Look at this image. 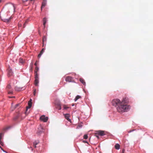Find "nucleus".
Returning a JSON list of instances; mask_svg holds the SVG:
<instances>
[{"instance_id": "2f4dec72", "label": "nucleus", "mask_w": 153, "mask_h": 153, "mask_svg": "<svg viewBox=\"0 0 153 153\" xmlns=\"http://www.w3.org/2000/svg\"><path fill=\"white\" fill-rule=\"evenodd\" d=\"M20 105V104H16L15 106V108H17V107L18 106H19Z\"/></svg>"}, {"instance_id": "72a5a7b5", "label": "nucleus", "mask_w": 153, "mask_h": 153, "mask_svg": "<svg viewBox=\"0 0 153 153\" xmlns=\"http://www.w3.org/2000/svg\"><path fill=\"white\" fill-rule=\"evenodd\" d=\"M27 22L26 21V22H25L24 23V24L23 28H24V27H25V25H26V24Z\"/></svg>"}, {"instance_id": "cd10ccee", "label": "nucleus", "mask_w": 153, "mask_h": 153, "mask_svg": "<svg viewBox=\"0 0 153 153\" xmlns=\"http://www.w3.org/2000/svg\"><path fill=\"white\" fill-rule=\"evenodd\" d=\"M83 137H84V138L85 139H87L88 137L87 135V134L84 135V136Z\"/></svg>"}, {"instance_id": "7ed1b4c3", "label": "nucleus", "mask_w": 153, "mask_h": 153, "mask_svg": "<svg viewBox=\"0 0 153 153\" xmlns=\"http://www.w3.org/2000/svg\"><path fill=\"white\" fill-rule=\"evenodd\" d=\"M31 101H32V100L31 99H30V100L28 102V106H27L26 107V111L25 112V114H26L27 113L28 109V108H30L32 106V103Z\"/></svg>"}, {"instance_id": "f3484780", "label": "nucleus", "mask_w": 153, "mask_h": 153, "mask_svg": "<svg viewBox=\"0 0 153 153\" xmlns=\"http://www.w3.org/2000/svg\"><path fill=\"white\" fill-rule=\"evenodd\" d=\"M44 48H43L42 50L40 51V53L38 55V58H40L41 57V56L42 55L43 53V52L44 51Z\"/></svg>"}, {"instance_id": "423d86ee", "label": "nucleus", "mask_w": 153, "mask_h": 153, "mask_svg": "<svg viewBox=\"0 0 153 153\" xmlns=\"http://www.w3.org/2000/svg\"><path fill=\"white\" fill-rule=\"evenodd\" d=\"M121 102V103L123 104H126L127 102H128V98L126 97L123 98Z\"/></svg>"}, {"instance_id": "a211bd4d", "label": "nucleus", "mask_w": 153, "mask_h": 153, "mask_svg": "<svg viewBox=\"0 0 153 153\" xmlns=\"http://www.w3.org/2000/svg\"><path fill=\"white\" fill-rule=\"evenodd\" d=\"M38 83H39L38 79H35V81H34V84H35V85L36 86H38Z\"/></svg>"}, {"instance_id": "5701e85b", "label": "nucleus", "mask_w": 153, "mask_h": 153, "mask_svg": "<svg viewBox=\"0 0 153 153\" xmlns=\"http://www.w3.org/2000/svg\"><path fill=\"white\" fill-rule=\"evenodd\" d=\"M39 70V68L37 66L36 67L35 70V73H37Z\"/></svg>"}, {"instance_id": "c03bdc74", "label": "nucleus", "mask_w": 153, "mask_h": 153, "mask_svg": "<svg viewBox=\"0 0 153 153\" xmlns=\"http://www.w3.org/2000/svg\"><path fill=\"white\" fill-rule=\"evenodd\" d=\"M33 0H30V1H33Z\"/></svg>"}, {"instance_id": "ea45409f", "label": "nucleus", "mask_w": 153, "mask_h": 153, "mask_svg": "<svg viewBox=\"0 0 153 153\" xmlns=\"http://www.w3.org/2000/svg\"><path fill=\"white\" fill-rule=\"evenodd\" d=\"M78 127H81V126L79 125L78 126Z\"/></svg>"}, {"instance_id": "c85d7f7f", "label": "nucleus", "mask_w": 153, "mask_h": 153, "mask_svg": "<svg viewBox=\"0 0 153 153\" xmlns=\"http://www.w3.org/2000/svg\"><path fill=\"white\" fill-rule=\"evenodd\" d=\"M1 140H0V144L2 146H3L4 143L1 141Z\"/></svg>"}, {"instance_id": "4c0bfd02", "label": "nucleus", "mask_w": 153, "mask_h": 153, "mask_svg": "<svg viewBox=\"0 0 153 153\" xmlns=\"http://www.w3.org/2000/svg\"><path fill=\"white\" fill-rule=\"evenodd\" d=\"M0 148H1V149L4 152H6L5 151H4L3 149V148L1 147L0 146Z\"/></svg>"}, {"instance_id": "9b49d317", "label": "nucleus", "mask_w": 153, "mask_h": 153, "mask_svg": "<svg viewBox=\"0 0 153 153\" xmlns=\"http://www.w3.org/2000/svg\"><path fill=\"white\" fill-rule=\"evenodd\" d=\"M46 3H47L46 0H43V1L42 3V6H41V9H42V7H45V5L46 4Z\"/></svg>"}, {"instance_id": "393cba45", "label": "nucleus", "mask_w": 153, "mask_h": 153, "mask_svg": "<svg viewBox=\"0 0 153 153\" xmlns=\"http://www.w3.org/2000/svg\"><path fill=\"white\" fill-rule=\"evenodd\" d=\"M4 134L3 133H1L0 134V140H1L2 137H3Z\"/></svg>"}, {"instance_id": "37998d69", "label": "nucleus", "mask_w": 153, "mask_h": 153, "mask_svg": "<svg viewBox=\"0 0 153 153\" xmlns=\"http://www.w3.org/2000/svg\"><path fill=\"white\" fill-rule=\"evenodd\" d=\"M1 0H0V3L1 2Z\"/></svg>"}, {"instance_id": "bb28decb", "label": "nucleus", "mask_w": 153, "mask_h": 153, "mask_svg": "<svg viewBox=\"0 0 153 153\" xmlns=\"http://www.w3.org/2000/svg\"><path fill=\"white\" fill-rule=\"evenodd\" d=\"M11 88V86L10 85H8L7 87V89H10Z\"/></svg>"}, {"instance_id": "aec40b11", "label": "nucleus", "mask_w": 153, "mask_h": 153, "mask_svg": "<svg viewBox=\"0 0 153 153\" xmlns=\"http://www.w3.org/2000/svg\"><path fill=\"white\" fill-rule=\"evenodd\" d=\"M39 143V141H35L33 142V146L35 148L36 147V145H37Z\"/></svg>"}, {"instance_id": "412c9836", "label": "nucleus", "mask_w": 153, "mask_h": 153, "mask_svg": "<svg viewBox=\"0 0 153 153\" xmlns=\"http://www.w3.org/2000/svg\"><path fill=\"white\" fill-rule=\"evenodd\" d=\"M15 89L16 90L18 91H19L22 90V88L18 87H16L15 88Z\"/></svg>"}, {"instance_id": "c756f323", "label": "nucleus", "mask_w": 153, "mask_h": 153, "mask_svg": "<svg viewBox=\"0 0 153 153\" xmlns=\"http://www.w3.org/2000/svg\"><path fill=\"white\" fill-rule=\"evenodd\" d=\"M10 19V18H9V19H5L4 22H9Z\"/></svg>"}, {"instance_id": "2eb2a0df", "label": "nucleus", "mask_w": 153, "mask_h": 153, "mask_svg": "<svg viewBox=\"0 0 153 153\" xmlns=\"http://www.w3.org/2000/svg\"><path fill=\"white\" fill-rule=\"evenodd\" d=\"M43 25L44 26V28L45 27V24L47 21V19L46 18H44L43 19Z\"/></svg>"}, {"instance_id": "58836bf2", "label": "nucleus", "mask_w": 153, "mask_h": 153, "mask_svg": "<svg viewBox=\"0 0 153 153\" xmlns=\"http://www.w3.org/2000/svg\"><path fill=\"white\" fill-rule=\"evenodd\" d=\"M13 8H14V10H15V8L14 6H13Z\"/></svg>"}, {"instance_id": "ddd939ff", "label": "nucleus", "mask_w": 153, "mask_h": 153, "mask_svg": "<svg viewBox=\"0 0 153 153\" xmlns=\"http://www.w3.org/2000/svg\"><path fill=\"white\" fill-rule=\"evenodd\" d=\"M21 114L20 113L18 114L17 116L14 117V120H16L18 118L20 117L21 116Z\"/></svg>"}, {"instance_id": "49530a36", "label": "nucleus", "mask_w": 153, "mask_h": 153, "mask_svg": "<svg viewBox=\"0 0 153 153\" xmlns=\"http://www.w3.org/2000/svg\"><path fill=\"white\" fill-rule=\"evenodd\" d=\"M131 131H133V130H132V131H130V132H131Z\"/></svg>"}, {"instance_id": "4be33fe9", "label": "nucleus", "mask_w": 153, "mask_h": 153, "mask_svg": "<svg viewBox=\"0 0 153 153\" xmlns=\"http://www.w3.org/2000/svg\"><path fill=\"white\" fill-rule=\"evenodd\" d=\"M81 98V97L79 96V95H77L76 97H75V98L74 99V101H77L78 99L80 98Z\"/></svg>"}, {"instance_id": "f704fd0d", "label": "nucleus", "mask_w": 153, "mask_h": 153, "mask_svg": "<svg viewBox=\"0 0 153 153\" xmlns=\"http://www.w3.org/2000/svg\"><path fill=\"white\" fill-rule=\"evenodd\" d=\"M37 61H36V62L34 64V65L36 66H37Z\"/></svg>"}, {"instance_id": "79ce46f5", "label": "nucleus", "mask_w": 153, "mask_h": 153, "mask_svg": "<svg viewBox=\"0 0 153 153\" xmlns=\"http://www.w3.org/2000/svg\"><path fill=\"white\" fill-rule=\"evenodd\" d=\"M9 97L10 98H11V97Z\"/></svg>"}, {"instance_id": "20e7f679", "label": "nucleus", "mask_w": 153, "mask_h": 153, "mask_svg": "<svg viewBox=\"0 0 153 153\" xmlns=\"http://www.w3.org/2000/svg\"><path fill=\"white\" fill-rule=\"evenodd\" d=\"M65 81L68 82H74L73 78L71 76H67L65 78Z\"/></svg>"}, {"instance_id": "39448f33", "label": "nucleus", "mask_w": 153, "mask_h": 153, "mask_svg": "<svg viewBox=\"0 0 153 153\" xmlns=\"http://www.w3.org/2000/svg\"><path fill=\"white\" fill-rule=\"evenodd\" d=\"M48 117H45V115H42V116L40 118V120L43 121L44 122H46L48 120Z\"/></svg>"}, {"instance_id": "9d476101", "label": "nucleus", "mask_w": 153, "mask_h": 153, "mask_svg": "<svg viewBox=\"0 0 153 153\" xmlns=\"http://www.w3.org/2000/svg\"><path fill=\"white\" fill-rule=\"evenodd\" d=\"M97 134H98L101 136H103L105 135L104 132L103 131H97Z\"/></svg>"}, {"instance_id": "f03ea898", "label": "nucleus", "mask_w": 153, "mask_h": 153, "mask_svg": "<svg viewBox=\"0 0 153 153\" xmlns=\"http://www.w3.org/2000/svg\"><path fill=\"white\" fill-rule=\"evenodd\" d=\"M111 103L113 106L117 107V106L121 104V102L119 99H115L112 100Z\"/></svg>"}, {"instance_id": "e433bc0d", "label": "nucleus", "mask_w": 153, "mask_h": 153, "mask_svg": "<svg viewBox=\"0 0 153 153\" xmlns=\"http://www.w3.org/2000/svg\"><path fill=\"white\" fill-rule=\"evenodd\" d=\"M36 93V89H35L33 92V94L34 95H35Z\"/></svg>"}, {"instance_id": "f8f14e48", "label": "nucleus", "mask_w": 153, "mask_h": 153, "mask_svg": "<svg viewBox=\"0 0 153 153\" xmlns=\"http://www.w3.org/2000/svg\"><path fill=\"white\" fill-rule=\"evenodd\" d=\"M47 40V37L46 36H43L42 38V46H43L44 45V42L46 41Z\"/></svg>"}, {"instance_id": "dca6fc26", "label": "nucleus", "mask_w": 153, "mask_h": 153, "mask_svg": "<svg viewBox=\"0 0 153 153\" xmlns=\"http://www.w3.org/2000/svg\"><path fill=\"white\" fill-rule=\"evenodd\" d=\"M79 81L84 85H85V82L84 80L82 78H80L79 79Z\"/></svg>"}, {"instance_id": "473e14b6", "label": "nucleus", "mask_w": 153, "mask_h": 153, "mask_svg": "<svg viewBox=\"0 0 153 153\" xmlns=\"http://www.w3.org/2000/svg\"><path fill=\"white\" fill-rule=\"evenodd\" d=\"M13 93V91H8V94H12Z\"/></svg>"}, {"instance_id": "0eeeda50", "label": "nucleus", "mask_w": 153, "mask_h": 153, "mask_svg": "<svg viewBox=\"0 0 153 153\" xmlns=\"http://www.w3.org/2000/svg\"><path fill=\"white\" fill-rule=\"evenodd\" d=\"M7 71H8V76H10L13 75V73L10 67H9L7 69Z\"/></svg>"}, {"instance_id": "a19ab883", "label": "nucleus", "mask_w": 153, "mask_h": 153, "mask_svg": "<svg viewBox=\"0 0 153 153\" xmlns=\"http://www.w3.org/2000/svg\"><path fill=\"white\" fill-rule=\"evenodd\" d=\"M96 137H97L98 138H99V136H97V135H96Z\"/></svg>"}, {"instance_id": "a18cd8bd", "label": "nucleus", "mask_w": 153, "mask_h": 153, "mask_svg": "<svg viewBox=\"0 0 153 153\" xmlns=\"http://www.w3.org/2000/svg\"><path fill=\"white\" fill-rule=\"evenodd\" d=\"M7 128H5V129H6H6H7Z\"/></svg>"}, {"instance_id": "a878e982", "label": "nucleus", "mask_w": 153, "mask_h": 153, "mask_svg": "<svg viewBox=\"0 0 153 153\" xmlns=\"http://www.w3.org/2000/svg\"><path fill=\"white\" fill-rule=\"evenodd\" d=\"M64 109L65 110H67L68 108H69V107L65 105H63Z\"/></svg>"}, {"instance_id": "6ab92c4d", "label": "nucleus", "mask_w": 153, "mask_h": 153, "mask_svg": "<svg viewBox=\"0 0 153 153\" xmlns=\"http://www.w3.org/2000/svg\"><path fill=\"white\" fill-rule=\"evenodd\" d=\"M120 145L119 144L117 143L115 145V148L117 149H119L120 148Z\"/></svg>"}, {"instance_id": "c9c22d12", "label": "nucleus", "mask_w": 153, "mask_h": 153, "mask_svg": "<svg viewBox=\"0 0 153 153\" xmlns=\"http://www.w3.org/2000/svg\"><path fill=\"white\" fill-rule=\"evenodd\" d=\"M125 150L124 149H123L122 150V153H125Z\"/></svg>"}, {"instance_id": "7c9ffc66", "label": "nucleus", "mask_w": 153, "mask_h": 153, "mask_svg": "<svg viewBox=\"0 0 153 153\" xmlns=\"http://www.w3.org/2000/svg\"><path fill=\"white\" fill-rule=\"evenodd\" d=\"M19 61H20V62L22 63H23L24 62L22 59H20Z\"/></svg>"}, {"instance_id": "f257e3e1", "label": "nucleus", "mask_w": 153, "mask_h": 153, "mask_svg": "<svg viewBox=\"0 0 153 153\" xmlns=\"http://www.w3.org/2000/svg\"><path fill=\"white\" fill-rule=\"evenodd\" d=\"M130 108V106L127 104L121 103L116 108L117 111L120 113L127 111Z\"/></svg>"}, {"instance_id": "4468645a", "label": "nucleus", "mask_w": 153, "mask_h": 153, "mask_svg": "<svg viewBox=\"0 0 153 153\" xmlns=\"http://www.w3.org/2000/svg\"><path fill=\"white\" fill-rule=\"evenodd\" d=\"M56 108L59 110L61 109V104L60 102H58L56 104Z\"/></svg>"}, {"instance_id": "b1692460", "label": "nucleus", "mask_w": 153, "mask_h": 153, "mask_svg": "<svg viewBox=\"0 0 153 153\" xmlns=\"http://www.w3.org/2000/svg\"><path fill=\"white\" fill-rule=\"evenodd\" d=\"M35 79H38V76L37 73H35Z\"/></svg>"}, {"instance_id": "6e6552de", "label": "nucleus", "mask_w": 153, "mask_h": 153, "mask_svg": "<svg viewBox=\"0 0 153 153\" xmlns=\"http://www.w3.org/2000/svg\"><path fill=\"white\" fill-rule=\"evenodd\" d=\"M65 118L68 121L71 122V121L70 119H69V117H70V115L68 114H64Z\"/></svg>"}, {"instance_id": "1a4fd4ad", "label": "nucleus", "mask_w": 153, "mask_h": 153, "mask_svg": "<svg viewBox=\"0 0 153 153\" xmlns=\"http://www.w3.org/2000/svg\"><path fill=\"white\" fill-rule=\"evenodd\" d=\"M38 130L37 131V133L39 135L43 131L42 127L41 126H40L38 128Z\"/></svg>"}]
</instances>
